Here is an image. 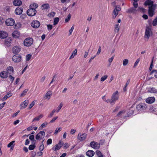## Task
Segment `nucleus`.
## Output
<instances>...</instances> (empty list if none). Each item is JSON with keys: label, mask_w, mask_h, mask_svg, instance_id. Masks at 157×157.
Returning <instances> with one entry per match:
<instances>
[{"label": "nucleus", "mask_w": 157, "mask_h": 157, "mask_svg": "<svg viewBox=\"0 0 157 157\" xmlns=\"http://www.w3.org/2000/svg\"><path fill=\"white\" fill-rule=\"evenodd\" d=\"M114 56H113L111 58H110L108 59V62L109 63V65H111V63L114 59Z\"/></svg>", "instance_id": "61"}, {"label": "nucleus", "mask_w": 157, "mask_h": 157, "mask_svg": "<svg viewBox=\"0 0 157 157\" xmlns=\"http://www.w3.org/2000/svg\"><path fill=\"white\" fill-rule=\"evenodd\" d=\"M63 106V104L62 103H61L58 107L56 109H55L56 112V113H58L60 109H61L62 107Z\"/></svg>", "instance_id": "31"}, {"label": "nucleus", "mask_w": 157, "mask_h": 157, "mask_svg": "<svg viewBox=\"0 0 157 157\" xmlns=\"http://www.w3.org/2000/svg\"><path fill=\"white\" fill-rule=\"evenodd\" d=\"M23 12V8L21 7H18L15 11V13L17 15L21 14Z\"/></svg>", "instance_id": "17"}, {"label": "nucleus", "mask_w": 157, "mask_h": 157, "mask_svg": "<svg viewBox=\"0 0 157 157\" xmlns=\"http://www.w3.org/2000/svg\"><path fill=\"white\" fill-rule=\"evenodd\" d=\"M21 24L20 23H18L15 25V28L16 29H18L20 28L21 27Z\"/></svg>", "instance_id": "39"}, {"label": "nucleus", "mask_w": 157, "mask_h": 157, "mask_svg": "<svg viewBox=\"0 0 157 157\" xmlns=\"http://www.w3.org/2000/svg\"><path fill=\"white\" fill-rule=\"evenodd\" d=\"M6 70L7 72H8V74L10 75H12L14 72L13 68L12 66H9L7 67Z\"/></svg>", "instance_id": "20"}, {"label": "nucleus", "mask_w": 157, "mask_h": 157, "mask_svg": "<svg viewBox=\"0 0 157 157\" xmlns=\"http://www.w3.org/2000/svg\"><path fill=\"white\" fill-rule=\"evenodd\" d=\"M52 139H48L47 141V145H49L52 144Z\"/></svg>", "instance_id": "57"}, {"label": "nucleus", "mask_w": 157, "mask_h": 157, "mask_svg": "<svg viewBox=\"0 0 157 157\" xmlns=\"http://www.w3.org/2000/svg\"><path fill=\"white\" fill-rule=\"evenodd\" d=\"M12 95V94L10 92H8L7 94L4 96L3 98V100H6L8 98L11 97Z\"/></svg>", "instance_id": "29"}, {"label": "nucleus", "mask_w": 157, "mask_h": 157, "mask_svg": "<svg viewBox=\"0 0 157 157\" xmlns=\"http://www.w3.org/2000/svg\"><path fill=\"white\" fill-rule=\"evenodd\" d=\"M58 117H54L52 120L50 121V123H52L54 122L58 118Z\"/></svg>", "instance_id": "53"}, {"label": "nucleus", "mask_w": 157, "mask_h": 157, "mask_svg": "<svg viewBox=\"0 0 157 157\" xmlns=\"http://www.w3.org/2000/svg\"><path fill=\"white\" fill-rule=\"evenodd\" d=\"M90 146L93 148L97 149L100 147V144L97 142L92 141L90 143Z\"/></svg>", "instance_id": "10"}, {"label": "nucleus", "mask_w": 157, "mask_h": 157, "mask_svg": "<svg viewBox=\"0 0 157 157\" xmlns=\"http://www.w3.org/2000/svg\"><path fill=\"white\" fill-rule=\"evenodd\" d=\"M9 75L8 72L3 71L0 73V76L2 78H6Z\"/></svg>", "instance_id": "19"}, {"label": "nucleus", "mask_w": 157, "mask_h": 157, "mask_svg": "<svg viewBox=\"0 0 157 157\" xmlns=\"http://www.w3.org/2000/svg\"><path fill=\"white\" fill-rule=\"evenodd\" d=\"M155 9V6H151L149 7L148 14L149 16L152 17L154 14V11Z\"/></svg>", "instance_id": "6"}, {"label": "nucleus", "mask_w": 157, "mask_h": 157, "mask_svg": "<svg viewBox=\"0 0 157 157\" xmlns=\"http://www.w3.org/2000/svg\"><path fill=\"white\" fill-rule=\"evenodd\" d=\"M47 124L48 123L47 122H45L41 125L40 127L41 128L45 127L47 125Z\"/></svg>", "instance_id": "59"}, {"label": "nucleus", "mask_w": 157, "mask_h": 157, "mask_svg": "<svg viewBox=\"0 0 157 157\" xmlns=\"http://www.w3.org/2000/svg\"><path fill=\"white\" fill-rule=\"evenodd\" d=\"M76 130L74 129H71L70 132V133L71 134H74Z\"/></svg>", "instance_id": "64"}, {"label": "nucleus", "mask_w": 157, "mask_h": 157, "mask_svg": "<svg viewBox=\"0 0 157 157\" xmlns=\"http://www.w3.org/2000/svg\"><path fill=\"white\" fill-rule=\"evenodd\" d=\"M33 40L30 37H29L25 40L24 44L25 46L29 47L33 43Z\"/></svg>", "instance_id": "3"}, {"label": "nucleus", "mask_w": 157, "mask_h": 157, "mask_svg": "<svg viewBox=\"0 0 157 157\" xmlns=\"http://www.w3.org/2000/svg\"><path fill=\"white\" fill-rule=\"evenodd\" d=\"M128 60L127 59H124L123 61V64L124 66L126 65L128 63Z\"/></svg>", "instance_id": "41"}, {"label": "nucleus", "mask_w": 157, "mask_h": 157, "mask_svg": "<svg viewBox=\"0 0 157 157\" xmlns=\"http://www.w3.org/2000/svg\"><path fill=\"white\" fill-rule=\"evenodd\" d=\"M29 103L28 101H25L21 104V108L24 109L26 107Z\"/></svg>", "instance_id": "27"}, {"label": "nucleus", "mask_w": 157, "mask_h": 157, "mask_svg": "<svg viewBox=\"0 0 157 157\" xmlns=\"http://www.w3.org/2000/svg\"><path fill=\"white\" fill-rule=\"evenodd\" d=\"M125 111H120L117 114V116H121L122 117H125V116L124 115V113H125Z\"/></svg>", "instance_id": "33"}, {"label": "nucleus", "mask_w": 157, "mask_h": 157, "mask_svg": "<svg viewBox=\"0 0 157 157\" xmlns=\"http://www.w3.org/2000/svg\"><path fill=\"white\" fill-rule=\"evenodd\" d=\"M62 130V128L61 127L57 128L55 130L54 134H57L59 132H60Z\"/></svg>", "instance_id": "49"}, {"label": "nucleus", "mask_w": 157, "mask_h": 157, "mask_svg": "<svg viewBox=\"0 0 157 157\" xmlns=\"http://www.w3.org/2000/svg\"><path fill=\"white\" fill-rule=\"evenodd\" d=\"M134 110L132 109L131 108L130 109V110L129 112L128 113V115H131L134 114Z\"/></svg>", "instance_id": "54"}, {"label": "nucleus", "mask_w": 157, "mask_h": 157, "mask_svg": "<svg viewBox=\"0 0 157 157\" xmlns=\"http://www.w3.org/2000/svg\"><path fill=\"white\" fill-rule=\"evenodd\" d=\"M74 25H73L72 26L71 28V29L69 30V34H68L69 36H70V35H71L72 34V32L73 31V30L74 29Z\"/></svg>", "instance_id": "42"}, {"label": "nucleus", "mask_w": 157, "mask_h": 157, "mask_svg": "<svg viewBox=\"0 0 157 157\" xmlns=\"http://www.w3.org/2000/svg\"><path fill=\"white\" fill-rule=\"evenodd\" d=\"M8 36L7 33L3 31H0V38L4 39L6 37Z\"/></svg>", "instance_id": "21"}, {"label": "nucleus", "mask_w": 157, "mask_h": 157, "mask_svg": "<svg viewBox=\"0 0 157 157\" xmlns=\"http://www.w3.org/2000/svg\"><path fill=\"white\" fill-rule=\"evenodd\" d=\"M134 1L133 2V5L134 6L135 8H136L138 7V3L137 2V1H136L135 0H134Z\"/></svg>", "instance_id": "58"}, {"label": "nucleus", "mask_w": 157, "mask_h": 157, "mask_svg": "<svg viewBox=\"0 0 157 157\" xmlns=\"http://www.w3.org/2000/svg\"><path fill=\"white\" fill-rule=\"evenodd\" d=\"M114 31L116 32H118L120 29V25L119 24H116L114 26Z\"/></svg>", "instance_id": "35"}, {"label": "nucleus", "mask_w": 157, "mask_h": 157, "mask_svg": "<svg viewBox=\"0 0 157 157\" xmlns=\"http://www.w3.org/2000/svg\"><path fill=\"white\" fill-rule=\"evenodd\" d=\"M35 147V146L34 145H29V150H31L34 149Z\"/></svg>", "instance_id": "52"}, {"label": "nucleus", "mask_w": 157, "mask_h": 157, "mask_svg": "<svg viewBox=\"0 0 157 157\" xmlns=\"http://www.w3.org/2000/svg\"><path fill=\"white\" fill-rule=\"evenodd\" d=\"M152 34L151 29L149 27L146 28L144 37L148 40L151 36Z\"/></svg>", "instance_id": "1"}, {"label": "nucleus", "mask_w": 157, "mask_h": 157, "mask_svg": "<svg viewBox=\"0 0 157 157\" xmlns=\"http://www.w3.org/2000/svg\"><path fill=\"white\" fill-rule=\"evenodd\" d=\"M86 134L84 133L82 134L79 133L78 135V138L80 141L84 140L86 137Z\"/></svg>", "instance_id": "12"}, {"label": "nucleus", "mask_w": 157, "mask_h": 157, "mask_svg": "<svg viewBox=\"0 0 157 157\" xmlns=\"http://www.w3.org/2000/svg\"><path fill=\"white\" fill-rule=\"evenodd\" d=\"M32 26L35 28H38L40 25V22L37 20L33 21L31 24Z\"/></svg>", "instance_id": "13"}, {"label": "nucleus", "mask_w": 157, "mask_h": 157, "mask_svg": "<svg viewBox=\"0 0 157 157\" xmlns=\"http://www.w3.org/2000/svg\"><path fill=\"white\" fill-rule=\"evenodd\" d=\"M157 25V17L153 20L152 22V25L154 26H156Z\"/></svg>", "instance_id": "51"}, {"label": "nucleus", "mask_w": 157, "mask_h": 157, "mask_svg": "<svg viewBox=\"0 0 157 157\" xmlns=\"http://www.w3.org/2000/svg\"><path fill=\"white\" fill-rule=\"evenodd\" d=\"M48 29L49 30H51L52 28V26L51 25H47Z\"/></svg>", "instance_id": "62"}, {"label": "nucleus", "mask_w": 157, "mask_h": 157, "mask_svg": "<svg viewBox=\"0 0 157 157\" xmlns=\"http://www.w3.org/2000/svg\"><path fill=\"white\" fill-rule=\"evenodd\" d=\"M155 100L154 97H149L146 99V102L148 104H152L155 101Z\"/></svg>", "instance_id": "15"}, {"label": "nucleus", "mask_w": 157, "mask_h": 157, "mask_svg": "<svg viewBox=\"0 0 157 157\" xmlns=\"http://www.w3.org/2000/svg\"><path fill=\"white\" fill-rule=\"evenodd\" d=\"M140 61V59L139 58L137 59L136 62H135L134 65V67H136L137 65H138V63H139V61Z\"/></svg>", "instance_id": "55"}, {"label": "nucleus", "mask_w": 157, "mask_h": 157, "mask_svg": "<svg viewBox=\"0 0 157 157\" xmlns=\"http://www.w3.org/2000/svg\"><path fill=\"white\" fill-rule=\"evenodd\" d=\"M21 51V48L19 46H16L14 47L13 48V52L14 53H18Z\"/></svg>", "instance_id": "18"}, {"label": "nucleus", "mask_w": 157, "mask_h": 157, "mask_svg": "<svg viewBox=\"0 0 157 157\" xmlns=\"http://www.w3.org/2000/svg\"><path fill=\"white\" fill-rule=\"evenodd\" d=\"M95 153L92 150H88L86 152V155L89 157H92L94 155Z\"/></svg>", "instance_id": "25"}, {"label": "nucleus", "mask_w": 157, "mask_h": 157, "mask_svg": "<svg viewBox=\"0 0 157 157\" xmlns=\"http://www.w3.org/2000/svg\"><path fill=\"white\" fill-rule=\"evenodd\" d=\"M119 94L118 91H116L112 94L111 97V102H113L114 104L115 101L118 100L119 98Z\"/></svg>", "instance_id": "2"}, {"label": "nucleus", "mask_w": 157, "mask_h": 157, "mask_svg": "<svg viewBox=\"0 0 157 157\" xmlns=\"http://www.w3.org/2000/svg\"><path fill=\"white\" fill-rule=\"evenodd\" d=\"M146 105L144 104H139L137 105L136 109L138 111H142L145 109Z\"/></svg>", "instance_id": "14"}, {"label": "nucleus", "mask_w": 157, "mask_h": 157, "mask_svg": "<svg viewBox=\"0 0 157 157\" xmlns=\"http://www.w3.org/2000/svg\"><path fill=\"white\" fill-rule=\"evenodd\" d=\"M43 115L42 114H40L39 116L36 117L35 118L33 119V122L36 121H38L40 120V119L43 117Z\"/></svg>", "instance_id": "30"}, {"label": "nucleus", "mask_w": 157, "mask_h": 157, "mask_svg": "<svg viewBox=\"0 0 157 157\" xmlns=\"http://www.w3.org/2000/svg\"><path fill=\"white\" fill-rule=\"evenodd\" d=\"M77 50L76 49L73 52V53L72 54L71 56H70L69 59H71L74 58L75 56H76L77 54Z\"/></svg>", "instance_id": "34"}, {"label": "nucleus", "mask_w": 157, "mask_h": 157, "mask_svg": "<svg viewBox=\"0 0 157 157\" xmlns=\"http://www.w3.org/2000/svg\"><path fill=\"white\" fill-rule=\"evenodd\" d=\"M59 21V19L58 17H56L55 18L54 20V25H56L57 24Z\"/></svg>", "instance_id": "46"}, {"label": "nucleus", "mask_w": 157, "mask_h": 157, "mask_svg": "<svg viewBox=\"0 0 157 157\" xmlns=\"http://www.w3.org/2000/svg\"><path fill=\"white\" fill-rule=\"evenodd\" d=\"M121 10V8L119 6H117L115 8L113 11V18H115L117 16L119 12Z\"/></svg>", "instance_id": "9"}, {"label": "nucleus", "mask_w": 157, "mask_h": 157, "mask_svg": "<svg viewBox=\"0 0 157 157\" xmlns=\"http://www.w3.org/2000/svg\"><path fill=\"white\" fill-rule=\"evenodd\" d=\"M147 92L151 93L157 94V89L153 87H149L147 88Z\"/></svg>", "instance_id": "16"}, {"label": "nucleus", "mask_w": 157, "mask_h": 157, "mask_svg": "<svg viewBox=\"0 0 157 157\" xmlns=\"http://www.w3.org/2000/svg\"><path fill=\"white\" fill-rule=\"evenodd\" d=\"M12 35L14 38H17L20 36V33L19 32L17 31H15L12 33Z\"/></svg>", "instance_id": "22"}, {"label": "nucleus", "mask_w": 157, "mask_h": 157, "mask_svg": "<svg viewBox=\"0 0 157 157\" xmlns=\"http://www.w3.org/2000/svg\"><path fill=\"white\" fill-rule=\"evenodd\" d=\"M12 59L14 62L18 63L21 60L22 58L20 55H17L13 56L12 58Z\"/></svg>", "instance_id": "4"}, {"label": "nucleus", "mask_w": 157, "mask_h": 157, "mask_svg": "<svg viewBox=\"0 0 157 157\" xmlns=\"http://www.w3.org/2000/svg\"><path fill=\"white\" fill-rule=\"evenodd\" d=\"M28 89H25L24 91L22 92V93L21 94V97H23L27 93V92L28 91Z\"/></svg>", "instance_id": "40"}, {"label": "nucleus", "mask_w": 157, "mask_h": 157, "mask_svg": "<svg viewBox=\"0 0 157 157\" xmlns=\"http://www.w3.org/2000/svg\"><path fill=\"white\" fill-rule=\"evenodd\" d=\"M55 109H54L52 111L51 113L48 116V117H51L53 115L54 113L56 112Z\"/></svg>", "instance_id": "45"}, {"label": "nucleus", "mask_w": 157, "mask_h": 157, "mask_svg": "<svg viewBox=\"0 0 157 157\" xmlns=\"http://www.w3.org/2000/svg\"><path fill=\"white\" fill-rule=\"evenodd\" d=\"M14 142H15L14 141H11V142H10V143H9L8 144L7 147H11V148H13V146H12V145H13V144Z\"/></svg>", "instance_id": "43"}, {"label": "nucleus", "mask_w": 157, "mask_h": 157, "mask_svg": "<svg viewBox=\"0 0 157 157\" xmlns=\"http://www.w3.org/2000/svg\"><path fill=\"white\" fill-rule=\"evenodd\" d=\"M35 103V102L34 101H32L29 105V109H31L34 105Z\"/></svg>", "instance_id": "60"}, {"label": "nucleus", "mask_w": 157, "mask_h": 157, "mask_svg": "<svg viewBox=\"0 0 157 157\" xmlns=\"http://www.w3.org/2000/svg\"><path fill=\"white\" fill-rule=\"evenodd\" d=\"M49 7V5L48 4H45L42 6L41 8L42 9H47Z\"/></svg>", "instance_id": "36"}, {"label": "nucleus", "mask_w": 157, "mask_h": 157, "mask_svg": "<svg viewBox=\"0 0 157 157\" xmlns=\"http://www.w3.org/2000/svg\"><path fill=\"white\" fill-rule=\"evenodd\" d=\"M96 153L98 157H103V155L99 151H96Z\"/></svg>", "instance_id": "38"}, {"label": "nucleus", "mask_w": 157, "mask_h": 157, "mask_svg": "<svg viewBox=\"0 0 157 157\" xmlns=\"http://www.w3.org/2000/svg\"><path fill=\"white\" fill-rule=\"evenodd\" d=\"M144 4L145 6H148L149 7L154 6L153 5V2L150 0H147L146 1Z\"/></svg>", "instance_id": "23"}, {"label": "nucleus", "mask_w": 157, "mask_h": 157, "mask_svg": "<svg viewBox=\"0 0 157 157\" xmlns=\"http://www.w3.org/2000/svg\"><path fill=\"white\" fill-rule=\"evenodd\" d=\"M13 3L15 6H18L21 5L22 2L20 0H15L13 1Z\"/></svg>", "instance_id": "26"}, {"label": "nucleus", "mask_w": 157, "mask_h": 157, "mask_svg": "<svg viewBox=\"0 0 157 157\" xmlns=\"http://www.w3.org/2000/svg\"><path fill=\"white\" fill-rule=\"evenodd\" d=\"M45 135V133L44 132L40 131L36 136V139L37 140H41L44 137Z\"/></svg>", "instance_id": "5"}, {"label": "nucleus", "mask_w": 157, "mask_h": 157, "mask_svg": "<svg viewBox=\"0 0 157 157\" xmlns=\"http://www.w3.org/2000/svg\"><path fill=\"white\" fill-rule=\"evenodd\" d=\"M32 55L30 54H28L26 57V60L27 61H29L32 57Z\"/></svg>", "instance_id": "48"}, {"label": "nucleus", "mask_w": 157, "mask_h": 157, "mask_svg": "<svg viewBox=\"0 0 157 157\" xmlns=\"http://www.w3.org/2000/svg\"><path fill=\"white\" fill-rule=\"evenodd\" d=\"M36 11L35 9H29L27 10V14L30 16H33L35 15Z\"/></svg>", "instance_id": "7"}, {"label": "nucleus", "mask_w": 157, "mask_h": 157, "mask_svg": "<svg viewBox=\"0 0 157 157\" xmlns=\"http://www.w3.org/2000/svg\"><path fill=\"white\" fill-rule=\"evenodd\" d=\"M71 17V15L70 14H69L67 16V18L65 19V22H68L70 20Z\"/></svg>", "instance_id": "50"}, {"label": "nucleus", "mask_w": 157, "mask_h": 157, "mask_svg": "<svg viewBox=\"0 0 157 157\" xmlns=\"http://www.w3.org/2000/svg\"><path fill=\"white\" fill-rule=\"evenodd\" d=\"M9 78L10 79V80L12 82H13V81L14 80V78L11 75H10L9 76Z\"/></svg>", "instance_id": "63"}, {"label": "nucleus", "mask_w": 157, "mask_h": 157, "mask_svg": "<svg viewBox=\"0 0 157 157\" xmlns=\"http://www.w3.org/2000/svg\"><path fill=\"white\" fill-rule=\"evenodd\" d=\"M63 143L61 141H59V143L57 144L55 147H53L52 149L54 151H56L59 149L63 145Z\"/></svg>", "instance_id": "11"}, {"label": "nucleus", "mask_w": 157, "mask_h": 157, "mask_svg": "<svg viewBox=\"0 0 157 157\" xmlns=\"http://www.w3.org/2000/svg\"><path fill=\"white\" fill-rule=\"evenodd\" d=\"M52 91L50 90L48 91L46 93L45 96V99H49L51 97V95H52Z\"/></svg>", "instance_id": "24"}, {"label": "nucleus", "mask_w": 157, "mask_h": 157, "mask_svg": "<svg viewBox=\"0 0 157 157\" xmlns=\"http://www.w3.org/2000/svg\"><path fill=\"white\" fill-rule=\"evenodd\" d=\"M11 39L10 38H8L5 41V44L7 46H10L11 45Z\"/></svg>", "instance_id": "28"}, {"label": "nucleus", "mask_w": 157, "mask_h": 157, "mask_svg": "<svg viewBox=\"0 0 157 157\" xmlns=\"http://www.w3.org/2000/svg\"><path fill=\"white\" fill-rule=\"evenodd\" d=\"M151 75H153L156 78H157V70H153L151 72Z\"/></svg>", "instance_id": "37"}, {"label": "nucleus", "mask_w": 157, "mask_h": 157, "mask_svg": "<svg viewBox=\"0 0 157 157\" xmlns=\"http://www.w3.org/2000/svg\"><path fill=\"white\" fill-rule=\"evenodd\" d=\"M6 25L10 26L14 25L15 21L12 18H10L7 19L5 21Z\"/></svg>", "instance_id": "8"}, {"label": "nucleus", "mask_w": 157, "mask_h": 157, "mask_svg": "<svg viewBox=\"0 0 157 157\" xmlns=\"http://www.w3.org/2000/svg\"><path fill=\"white\" fill-rule=\"evenodd\" d=\"M38 7V5L37 4L35 3H33L32 4H31L30 6V9H36Z\"/></svg>", "instance_id": "32"}, {"label": "nucleus", "mask_w": 157, "mask_h": 157, "mask_svg": "<svg viewBox=\"0 0 157 157\" xmlns=\"http://www.w3.org/2000/svg\"><path fill=\"white\" fill-rule=\"evenodd\" d=\"M44 148V146L42 143V144H41L39 147V150L41 151H42Z\"/></svg>", "instance_id": "56"}, {"label": "nucleus", "mask_w": 157, "mask_h": 157, "mask_svg": "<svg viewBox=\"0 0 157 157\" xmlns=\"http://www.w3.org/2000/svg\"><path fill=\"white\" fill-rule=\"evenodd\" d=\"M55 15V13L54 12H52L48 14V16L49 17H53Z\"/></svg>", "instance_id": "47"}, {"label": "nucleus", "mask_w": 157, "mask_h": 157, "mask_svg": "<svg viewBox=\"0 0 157 157\" xmlns=\"http://www.w3.org/2000/svg\"><path fill=\"white\" fill-rule=\"evenodd\" d=\"M108 77V75H106L102 76L101 78V82H103Z\"/></svg>", "instance_id": "44"}]
</instances>
